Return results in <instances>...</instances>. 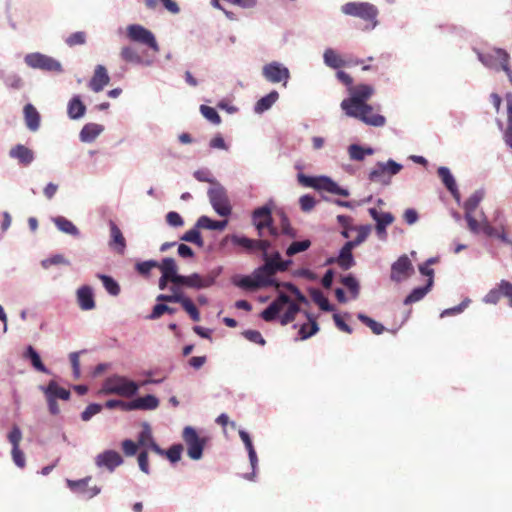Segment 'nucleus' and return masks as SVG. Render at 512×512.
Wrapping results in <instances>:
<instances>
[{"instance_id": "obj_1", "label": "nucleus", "mask_w": 512, "mask_h": 512, "mask_svg": "<svg viewBox=\"0 0 512 512\" xmlns=\"http://www.w3.org/2000/svg\"><path fill=\"white\" fill-rule=\"evenodd\" d=\"M285 306H287V310L282 315L280 322L282 325H287L295 319L296 314L300 311V307L297 303L291 301L290 297L285 293H280L278 297L262 311L261 317L265 321H273Z\"/></svg>"}, {"instance_id": "obj_2", "label": "nucleus", "mask_w": 512, "mask_h": 512, "mask_svg": "<svg viewBox=\"0 0 512 512\" xmlns=\"http://www.w3.org/2000/svg\"><path fill=\"white\" fill-rule=\"evenodd\" d=\"M139 385L125 376L113 374L107 377L102 385L105 394H116L123 397H132L138 393Z\"/></svg>"}, {"instance_id": "obj_3", "label": "nucleus", "mask_w": 512, "mask_h": 512, "mask_svg": "<svg viewBox=\"0 0 512 512\" xmlns=\"http://www.w3.org/2000/svg\"><path fill=\"white\" fill-rule=\"evenodd\" d=\"M292 260L287 259L285 263H277L263 260V264L254 270V275L259 279L264 287H280V283L275 279V275L279 272L288 270Z\"/></svg>"}, {"instance_id": "obj_4", "label": "nucleus", "mask_w": 512, "mask_h": 512, "mask_svg": "<svg viewBox=\"0 0 512 512\" xmlns=\"http://www.w3.org/2000/svg\"><path fill=\"white\" fill-rule=\"evenodd\" d=\"M474 52L477 54L479 61L487 68L490 69H501L507 74L510 80H512V71L508 65L509 54L500 48H493L487 52H481L474 48Z\"/></svg>"}, {"instance_id": "obj_5", "label": "nucleus", "mask_w": 512, "mask_h": 512, "mask_svg": "<svg viewBox=\"0 0 512 512\" xmlns=\"http://www.w3.org/2000/svg\"><path fill=\"white\" fill-rule=\"evenodd\" d=\"M374 94L373 86L369 84H359L349 88V97L341 102V108L344 112L363 107Z\"/></svg>"}, {"instance_id": "obj_6", "label": "nucleus", "mask_w": 512, "mask_h": 512, "mask_svg": "<svg viewBox=\"0 0 512 512\" xmlns=\"http://www.w3.org/2000/svg\"><path fill=\"white\" fill-rule=\"evenodd\" d=\"M402 168V164L394 161L393 159H389L386 162L379 161L370 170L368 178L371 182L389 185L391 183V178L397 175Z\"/></svg>"}, {"instance_id": "obj_7", "label": "nucleus", "mask_w": 512, "mask_h": 512, "mask_svg": "<svg viewBox=\"0 0 512 512\" xmlns=\"http://www.w3.org/2000/svg\"><path fill=\"white\" fill-rule=\"evenodd\" d=\"M261 75L268 83L281 84L283 87H287L291 78L289 68L279 61H271L264 64L261 69Z\"/></svg>"}, {"instance_id": "obj_8", "label": "nucleus", "mask_w": 512, "mask_h": 512, "mask_svg": "<svg viewBox=\"0 0 512 512\" xmlns=\"http://www.w3.org/2000/svg\"><path fill=\"white\" fill-rule=\"evenodd\" d=\"M207 195L212 208L219 216L227 217L231 214L232 207L227 190L220 183H214L208 189Z\"/></svg>"}, {"instance_id": "obj_9", "label": "nucleus", "mask_w": 512, "mask_h": 512, "mask_svg": "<svg viewBox=\"0 0 512 512\" xmlns=\"http://www.w3.org/2000/svg\"><path fill=\"white\" fill-rule=\"evenodd\" d=\"M182 439L187 447V455L190 459L198 461L203 457L206 439L200 437L192 426H185L182 431Z\"/></svg>"}, {"instance_id": "obj_10", "label": "nucleus", "mask_w": 512, "mask_h": 512, "mask_svg": "<svg viewBox=\"0 0 512 512\" xmlns=\"http://www.w3.org/2000/svg\"><path fill=\"white\" fill-rule=\"evenodd\" d=\"M221 272L222 267H217L205 275H201L199 273L183 275L179 285L195 290L206 289L215 284L216 279L219 277Z\"/></svg>"}, {"instance_id": "obj_11", "label": "nucleus", "mask_w": 512, "mask_h": 512, "mask_svg": "<svg viewBox=\"0 0 512 512\" xmlns=\"http://www.w3.org/2000/svg\"><path fill=\"white\" fill-rule=\"evenodd\" d=\"M127 38L137 44L147 46L154 52L160 50L155 35L146 27L140 24H130L126 27Z\"/></svg>"}, {"instance_id": "obj_12", "label": "nucleus", "mask_w": 512, "mask_h": 512, "mask_svg": "<svg viewBox=\"0 0 512 512\" xmlns=\"http://www.w3.org/2000/svg\"><path fill=\"white\" fill-rule=\"evenodd\" d=\"M25 64L32 69L46 72H63L62 64L55 58L40 52L28 53L24 56Z\"/></svg>"}, {"instance_id": "obj_13", "label": "nucleus", "mask_w": 512, "mask_h": 512, "mask_svg": "<svg viewBox=\"0 0 512 512\" xmlns=\"http://www.w3.org/2000/svg\"><path fill=\"white\" fill-rule=\"evenodd\" d=\"M341 12L365 21H375L378 15L377 7L369 2H348L341 6Z\"/></svg>"}, {"instance_id": "obj_14", "label": "nucleus", "mask_w": 512, "mask_h": 512, "mask_svg": "<svg viewBox=\"0 0 512 512\" xmlns=\"http://www.w3.org/2000/svg\"><path fill=\"white\" fill-rule=\"evenodd\" d=\"M349 117L359 119L363 123L373 127H383L386 124L384 116L375 113L371 105H365L345 112Z\"/></svg>"}, {"instance_id": "obj_15", "label": "nucleus", "mask_w": 512, "mask_h": 512, "mask_svg": "<svg viewBox=\"0 0 512 512\" xmlns=\"http://www.w3.org/2000/svg\"><path fill=\"white\" fill-rule=\"evenodd\" d=\"M413 272V266L407 255L400 256L392 265H391V275L390 278L394 282H401L407 279L411 273Z\"/></svg>"}, {"instance_id": "obj_16", "label": "nucleus", "mask_w": 512, "mask_h": 512, "mask_svg": "<svg viewBox=\"0 0 512 512\" xmlns=\"http://www.w3.org/2000/svg\"><path fill=\"white\" fill-rule=\"evenodd\" d=\"M123 464V458L115 450H105L95 457V465L100 469H106L113 472L118 466Z\"/></svg>"}, {"instance_id": "obj_17", "label": "nucleus", "mask_w": 512, "mask_h": 512, "mask_svg": "<svg viewBox=\"0 0 512 512\" xmlns=\"http://www.w3.org/2000/svg\"><path fill=\"white\" fill-rule=\"evenodd\" d=\"M138 444L142 447L149 448L156 454L163 456L164 449H162L154 440L152 430L147 422L142 424V430L138 434Z\"/></svg>"}, {"instance_id": "obj_18", "label": "nucleus", "mask_w": 512, "mask_h": 512, "mask_svg": "<svg viewBox=\"0 0 512 512\" xmlns=\"http://www.w3.org/2000/svg\"><path fill=\"white\" fill-rule=\"evenodd\" d=\"M9 156L23 166H29L35 159L34 152L23 144H17L12 147L9 151Z\"/></svg>"}, {"instance_id": "obj_19", "label": "nucleus", "mask_w": 512, "mask_h": 512, "mask_svg": "<svg viewBox=\"0 0 512 512\" xmlns=\"http://www.w3.org/2000/svg\"><path fill=\"white\" fill-rule=\"evenodd\" d=\"M77 303L81 310L89 311L95 308L94 293L92 287L83 285L76 291Z\"/></svg>"}, {"instance_id": "obj_20", "label": "nucleus", "mask_w": 512, "mask_h": 512, "mask_svg": "<svg viewBox=\"0 0 512 512\" xmlns=\"http://www.w3.org/2000/svg\"><path fill=\"white\" fill-rule=\"evenodd\" d=\"M157 268L160 269L162 275L170 278L171 283L175 285L180 284L183 275L178 273V267L176 261L173 258H164L162 262L159 263V266Z\"/></svg>"}, {"instance_id": "obj_21", "label": "nucleus", "mask_w": 512, "mask_h": 512, "mask_svg": "<svg viewBox=\"0 0 512 512\" xmlns=\"http://www.w3.org/2000/svg\"><path fill=\"white\" fill-rule=\"evenodd\" d=\"M109 81L110 77L106 68L103 65H97L94 70V75L89 82V87L92 91L98 93L104 89Z\"/></svg>"}, {"instance_id": "obj_22", "label": "nucleus", "mask_w": 512, "mask_h": 512, "mask_svg": "<svg viewBox=\"0 0 512 512\" xmlns=\"http://www.w3.org/2000/svg\"><path fill=\"white\" fill-rule=\"evenodd\" d=\"M159 399L151 394L145 395L143 397H138L129 402V409L132 410H143V411H151L155 410L159 406Z\"/></svg>"}, {"instance_id": "obj_23", "label": "nucleus", "mask_w": 512, "mask_h": 512, "mask_svg": "<svg viewBox=\"0 0 512 512\" xmlns=\"http://www.w3.org/2000/svg\"><path fill=\"white\" fill-rule=\"evenodd\" d=\"M316 190H324L329 193L344 196V197H347L350 195L348 189L340 187L335 181H333L330 177H327V176L318 177V183H317Z\"/></svg>"}, {"instance_id": "obj_24", "label": "nucleus", "mask_w": 512, "mask_h": 512, "mask_svg": "<svg viewBox=\"0 0 512 512\" xmlns=\"http://www.w3.org/2000/svg\"><path fill=\"white\" fill-rule=\"evenodd\" d=\"M232 283L242 289L248 290H256L260 288H264L263 284L259 281V279L254 275V271L251 275H236L232 278Z\"/></svg>"}, {"instance_id": "obj_25", "label": "nucleus", "mask_w": 512, "mask_h": 512, "mask_svg": "<svg viewBox=\"0 0 512 512\" xmlns=\"http://www.w3.org/2000/svg\"><path fill=\"white\" fill-rule=\"evenodd\" d=\"M103 131V125L97 123H87L81 129L79 138L83 143H92Z\"/></svg>"}, {"instance_id": "obj_26", "label": "nucleus", "mask_w": 512, "mask_h": 512, "mask_svg": "<svg viewBox=\"0 0 512 512\" xmlns=\"http://www.w3.org/2000/svg\"><path fill=\"white\" fill-rule=\"evenodd\" d=\"M279 99V93L276 90L270 91L267 95L261 97L254 105L256 114H263L268 111Z\"/></svg>"}, {"instance_id": "obj_27", "label": "nucleus", "mask_w": 512, "mask_h": 512, "mask_svg": "<svg viewBox=\"0 0 512 512\" xmlns=\"http://www.w3.org/2000/svg\"><path fill=\"white\" fill-rule=\"evenodd\" d=\"M40 389L44 392L45 396H50L53 399L57 400H68L70 398V391L60 387L57 382L51 380L47 386H41Z\"/></svg>"}, {"instance_id": "obj_28", "label": "nucleus", "mask_w": 512, "mask_h": 512, "mask_svg": "<svg viewBox=\"0 0 512 512\" xmlns=\"http://www.w3.org/2000/svg\"><path fill=\"white\" fill-rule=\"evenodd\" d=\"M86 106L81 101L79 95H74L67 106V114L70 119L77 120L82 118L85 115Z\"/></svg>"}, {"instance_id": "obj_29", "label": "nucleus", "mask_w": 512, "mask_h": 512, "mask_svg": "<svg viewBox=\"0 0 512 512\" xmlns=\"http://www.w3.org/2000/svg\"><path fill=\"white\" fill-rule=\"evenodd\" d=\"M24 118L27 128L30 131H37L40 127V115L32 104L24 106Z\"/></svg>"}, {"instance_id": "obj_30", "label": "nucleus", "mask_w": 512, "mask_h": 512, "mask_svg": "<svg viewBox=\"0 0 512 512\" xmlns=\"http://www.w3.org/2000/svg\"><path fill=\"white\" fill-rule=\"evenodd\" d=\"M109 227L111 236L110 246L115 247L120 254H123L126 248V241L120 228L113 221L110 222Z\"/></svg>"}, {"instance_id": "obj_31", "label": "nucleus", "mask_w": 512, "mask_h": 512, "mask_svg": "<svg viewBox=\"0 0 512 512\" xmlns=\"http://www.w3.org/2000/svg\"><path fill=\"white\" fill-rule=\"evenodd\" d=\"M52 222L55 224L57 229L62 233L78 237L80 232L78 228L73 224L72 221L68 220L63 216H56L52 218Z\"/></svg>"}, {"instance_id": "obj_32", "label": "nucleus", "mask_w": 512, "mask_h": 512, "mask_svg": "<svg viewBox=\"0 0 512 512\" xmlns=\"http://www.w3.org/2000/svg\"><path fill=\"white\" fill-rule=\"evenodd\" d=\"M482 216H483V227H482V231L484 232L485 235L489 236V237H496L498 238L500 241H502L503 243L507 244V245H512V239H510L507 235V233L505 232L504 229H502L501 231H498L496 228L492 227L487 219H486V216L484 214V212H481Z\"/></svg>"}, {"instance_id": "obj_33", "label": "nucleus", "mask_w": 512, "mask_h": 512, "mask_svg": "<svg viewBox=\"0 0 512 512\" xmlns=\"http://www.w3.org/2000/svg\"><path fill=\"white\" fill-rule=\"evenodd\" d=\"M324 64L332 69H339L345 66V60L332 48H326L323 53Z\"/></svg>"}, {"instance_id": "obj_34", "label": "nucleus", "mask_w": 512, "mask_h": 512, "mask_svg": "<svg viewBox=\"0 0 512 512\" xmlns=\"http://www.w3.org/2000/svg\"><path fill=\"white\" fill-rule=\"evenodd\" d=\"M433 286V280L428 279L427 283L423 287L414 288L411 293L404 299L405 305H410L422 300Z\"/></svg>"}, {"instance_id": "obj_35", "label": "nucleus", "mask_w": 512, "mask_h": 512, "mask_svg": "<svg viewBox=\"0 0 512 512\" xmlns=\"http://www.w3.org/2000/svg\"><path fill=\"white\" fill-rule=\"evenodd\" d=\"M23 357L30 360L31 365L39 372L50 374V371L42 363L39 353L31 345L26 347Z\"/></svg>"}, {"instance_id": "obj_36", "label": "nucleus", "mask_w": 512, "mask_h": 512, "mask_svg": "<svg viewBox=\"0 0 512 512\" xmlns=\"http://www.w3.org/2000/svg\"><path fill=\"white\" fill-rule=\"evenodd\" d=\"M227 224V220L217 221L205 215L197 219V227L201 229L222 231L226 228Z\"/></svg>"}, {"instance_id": "obj_37", "label": "nucleus", "mask_w": 512, "mask_h": 512, "mask_svg": "<svg viewBox=\"0 0 512 512\" xmlns=\"http://www.w3.org/2000/svg\"><path fill=\"white\" fill-rule=\"evenodd\" d=\"M352 250L353 249L350 247V244L345 243L339 252L337 262L339 266L344 270H348L355 265Z\"/></svg>"}, {"instance_id": "obj_38", "label": "nucleus", "mask_w": 512, "mask_h": 512, "mask_svg": "<svg viewBox=\"0 0 512 512\" xmlns=\"http://www.w3.org/2000/svg\"><path fill=\"white\" fill-rule=\"evenodd\" d=\"M120 58L130 64H140L142 63V57L137 52L136 48L131 45H124L120 49L119 53Z\"/></svg>"}, {"instance_id": "obj_39", "label": "nucleus", "mask_w": 512, "mask_h": 512, "mask_svg": "<svg viewBox=\"0 0 512 512\" xmlns=\"http://www.w3.org/2000/svg\"><path fill=\"white\" fill-rule=\"evenodd\" d=\"M485 191L483 189H478L474 191L470 197L463 203V208L465 213L473 214L477 209L480 202L484 199Z\"/></svg>"}, {"instance_id": "obj_40", "label": "nucleus", "mask_w": 512, "mask_h": 512, "mask_svg": "<svg viewBox=\"0 0 512 512\" xmlns=\"http://www.w3.org/2000/svg\"><path fill=\"white\" fill-rule=\"evenodd\" d=\"M369 215L377 226H389L394 222V216L390 212H379L376 208L368 209Z\"/></svg>"}, {"instance_id": "obj_41", "label": "nucleus", "mask_w": 512, "mask_h": 512, "mask_svg": "<svg viewBox=\"0 0 512 512\" xmlns=\"http://www.w3.org/2000/svg\"><path fill=\"white\" fill-rule=\"evenodd\" d=\"M350 228L357 231V237L354 238V240H350V241L346 242V244H350V247L352 249L356 248L357 246H359L363 242H365L372 230L371 225H360L357 227H350Z\"/></svg>"}, {"instance_id": "obj_42", "label": "nucleus", "mask_w": 512, "mask_h": 512, "mask_svg": "<svg viewBox=\"0 0 512 512\" xmlns=\"http://www.w3.org/2000/svg\"><path fill=\"white\" fill-rule=\"evenodd\" d=\"M90 479L91 477H85L80 480L67 479L66 483L72 492L77 493L86 498V494L88 492V483Z\"/></svg>"}, {"instance_id": "obj_43", "label": "nucleus", "mask_w": 512, "mask_h": 512, "mask_svg": "<svg viewBox=\"0 0 512 512\" xmlns=\"http://www.w3.org/2000/svg\"><path fill=\"white\" fill-rule=\"evenodd\" d=\"M437 173L448 191H453V189L455 190V186H457L456 180L448 167H439Z\"/></svg>"}, {"instance_id": "obj_44", "label": "nucleus", "mask_w": 512, "mask_h": 512, "mask_svg": "<svg viewBox=\"0 0 512 512\" xmlns=\"http://www.w3.org/2000/svg\"><path fill=\"white\" fill-rule=\"evenodd\" d=\"M201 228L197 227V222L195 223L194 227L188 231H186L181 237L180 240L193 243L197 245L198 247H202L204 245V241L201 237V234L199 232Z\"/></svg>"}, {"instance_id": "obj_45", "label": "nucleus", "mask_w": 512, "mask_h": 512, "mask_svg": "<svg viewBox=\"0 0 512 512\" xmlns=\"http://www.w3.org/2000/svg\"><path fill=\"white\" fill-rule=\"evenodd\" d=\"M97 277L102 281L105 290L112 296H118L120 293L119 284L111 277L105 274H98Z\"/></svg>"}, {"instance_id": "obj_46", "label": "nucleus", "mask_w": 512, "mask_h": 512, "mask_svg": "<svg viewBox=\"0 0 512 512\" xmlns=\"http://www.w3.org/2000/svg\"><path fill=\"white\" fill-rule=\"evenodd\" d=\"M357 318L363 324L368 326L372 330V332L376 335H380L385 331V327L381 323L375 321L374 319L368 317L367 315H365L363 313H358Z\"/></svg>"}, {"instance_id": "obj_47", "label": "nucleus", "mask_w": 512, "mask_h": 512, "mask_svg": "<svg viewBox=\"0 0 512 512\" xmlns=\"http://www.w3.org/2000/svg\"><path fill=\"white\" fill-rule=\"evenodd\" d=\"M341 283L349 290L353 298L359 295V282L354 275L348 274L341 278Z\"/></svg>"}, {"instance_id": "obj_48", "label": "nucleus", "mask_w": 512, "mask_h": 512, "mask_svg": "<svg viewBox=\"0 0 512 512\" xmlns=\"http://www.w3.org/2000/svg\"><path fill=\"white\" fill-rule=\"evenodd\" d=\"M311 298L320 307L321 310L327 312L333 310V306L329 303L328 299L320 290H311Z\"/></svg>"}, {"instance_id": "obj_49", "label": "nucleus", "mask_w": 512, "mask_h": 512, "mask_svg": "<svg viewBox=\"0 0 512 512\" xmlns=\"http://www.w3.org/2000/svg\"><path fill=\"white\" fill-rule=\"evenodd\" d=\"M231 243L235 246H241L246 250L252 251L255 250V243L253 239H250L246 236L233 234L229 236Z\"/></svg>"}, {"instance_id": "obj_50", "label": "nucleus", "mask_w": 512, "mask_h": 512, "mask_svg": "<svg viewBox=\"0 0 512 512\" xmlns=\"http://www.w3.org/2000/svg\"><path fill=\"white\" fill-rule=\"evenodd\" d=\"M310 246L311 241L308 239L302 241H295L291 243L286 249V255L292 257L297 253L306 251Z\"/></svg>"}, {"instance_id": "obj_51", "label": "nucleus", "mask_w": 512, "mask_h": 512, "mask_svg": "<svg viewBox=\"0 0 512 512\" xmlns=\"http://www.w3.org/2000/svg\"><path fill=\"white\" fill-rule=\"evenodd\" d=\"M183 450L184 447L182 444H173L167 450H164L163 456L165 455L171 463H176L181 459Z\"/></svg>"}, {"instance_id": "obj_52", "label": "nucleus", "mask_w": 512, "mask_h": 512, "mask_svg": "<svg viewBox=\"0 0 512 512\" xmlns=\"http://www.w3.org/2000/svg\"><path fill=\"white\" fill-rule=\"evenodd\" d=\"M309 321L310 323L303 324L299 329L300 338L302 340H306L315 335L319 330V326L315 320L309 319Z\"/></svg>"}, {"instance_id": "obj_53", "label": "nucleus", "mask_w": 512, "mask_h": 512, "mask_svg": "<svg viewBox=\"0 0 512 512\" xmlns=\"http://www.w3.org/2000/svg\"><path fill=\"white\" fill-rule=\"evenodd\" d=\"M183 309L189 314L193 321L200 320V313L194 303L188 297L182 296V300L179 302Z\"/></svg>"}, {"instance_id": "obj_54", "label": "nucleus", "mask_w": 512, "mask_h": 512, "mask_svg": "<svg viewBox=\"0 0 512 512\" xmlns=\"http://www.w3.org/2000/svg\"><path fill=\"white\" fill-rule=\"evenodd\" d=\"M3 82L7 88L20 90L24 86L23 79L16 73H11L4 76Z\"/></svg>"}, {"instance_id": "obj_55", "label": "nucleus", "mask_w": 512, "mask_h": 512, "mask_svg": "<svg viewBox=\"0 0 512 512\" xmlns=\"http://www.w3.org/2000/svg\"><path fill=\"white\" fill-rule=\"evenodd\" d=\"M200 112L204 118H206L209 122L214 125H219L221 123V117L219 116L216 109L207 105L200 106Z\"/></svg>"}, {"instance_id": "obj_56", "label": "nucleus", "mask_w": 512, "mask_h": 512, "mask_svg": "<svg viewBox=\"0 0 512 512\" xmlns=\"http://www.w3.org/2000/svg\"><path fill=\"white\" fill-rule=\"evenodd\" d=\"M175 311L176 310L174 308H171L164 303H158L153 307L151 314L147 318L151 319V320H155V319H158L159 317H161L166 312L173 314V313H175Z\"/></svg>"}, {"instance_id": "obj_57", "label": "nucleus", "mask_w": 512, "mask_h": 512, "mask_svg": "<svg viewBox=\"0 0 512 512\" xmlns=\"http://www.w3.org/2000/svg\"><path fill=\"white\" fill-rule=\"evenodd\" d=\"M158 266H159V262H157L156 260H147V261L138 262L135 266V269L139 274H141L143 276H148L150 271L153 268H157Z\"/></svg>"}, {"instance_id": "obj_58", "label": "nucleus", "mask_w": 512, "mask_h": 512, "mask_svg": "<svg viewBox=\"0 0 512 512\" xmlns=\"http://www.w3.org/2000/svg\"><path fill=\"white\" fill-rule=\"evenodd\" d=\"M280 226H281L282 233L284 235H287L290 238L297 237L296 230L290 225V221L284 212L280 213Z\"/></svg>"}, {"instance_id": "obj_59", "label": "nucleus", "mask_w": 512, "mask_h": 512, "mask_svg": "<svg viewBox=\"0 0 512 512\" xmlns=\"http://www.w3.org/2000/svg\"><path fill=\"white\" fill-rule=\"evenodd\" d=\"M65 43L69 47L84 45L86 43V33L83 31L74 32L66 38Z\"/></svg>"}, {"instance_id": "obj_60", "label": "nucleus", "mask_w": 512, "mask_h": 512, "mask_svg": "<svg viewBox=\"0 0 512 512\" xmlns=\"http://www.w3.org/2000/svg\"><path fill=\"white\" fill-rule=\"evenodd\" d=\"M257 220H272L271 208L269 205L258 207L253 211L252 221Z\"/></svg>"}, {"instance_id": "obj_61", "label": "nucleus", "mask_w": 512, "mask_h": 512, "mask_svg": "<svg viewBox=\"0 0 512 512\" xmlns=\"http://www.w3.org/2000/svg\"><path fill=\"white\" fill-rule=\"evenodd\" d=\"M69 265V261L61 254H55L52 257L43 259L41 261V266L44 269H48L52 265Z\"/></svg>"}, {"instance_id": "obj_62", "label": "nucleus", "mask_w": 512, "mask_h": 512, "mask_svg": "<svg viewBox=\"0 0 512 512\" xmlns=\"http://www.w3.org/2000/svg\"><path fill=\"white\" fill-rule=\"evenodd\" d=\"M470 302L471 300L469 298H465L459 305L443 310L440 314V317L444 318L447 316L460 314L468 307Z\"/></svg>"}, {"instance_id": "obj_63", "label": "nucleus", "mask_w": 512, "mask_h": 512, "mask_svg": "<svg viewBox=\"0 0 512 512\" xmlns=\"http://www.w3.org/2000/svg\"><path fill=\"white\" fill-rule=\"evenodd\" d=\"M507 129L504 134L506 144L512 149V102L508 101L507 105Z\"/></svg>"}, {"instance_id": "obj_64", "label": "nucleus", "mask_w": 512, "mask_h": 512, "mask_svg": "<svg viewBox=\"0 0 512 512\" xmlns=\"http://www.w3.org/2000/svg\"><path fill=\"white\" fill-rule=\"evenodd\" d=\"M166 223L173 228L182 227L184 225V220L182 216L175 211H170L165 216Z\"/></svg>"}]
</instances>
